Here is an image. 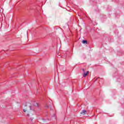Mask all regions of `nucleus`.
Masks as SVG:
<instances>
[{
	"mask_svg": "<svg viewBox=\"0 0 124 124\" xmlns=\"http://www.w3.org/2000/svg\"><path fill=\"white\" fill-rule=\"evenodd\" d=\"M27 116H28V117H29V116H30V114H27Z\"/></svg>",
	"mask_w": 124,
	"mask_h": 124,
	"instance_id": "nucleus-12",
	"label": "nucleus"
},
{
	"mask_svg": "<svg viewBox=\"0 0 124 124\" xmlns=\"http://www.w3.org/2000/svg\"><path fill=\"white\" fill-rule=\"evenodd\" d=\"M32 120H33V118H30V121H31V122H32Z\"/></svg>",
	"mask_w": 124,
	"mask_h": 124,
	"instance_id": "nucleus-8",
	"label": "nucleus"
},
{
	"mask_svg": "<svg viewBox=\"0 0 124 124\" xmlns=\"http://www.w3.org/2000/svg\"><path fill=\"white\" fill-rule=\"evenodd\" d=\"M88 74H89V71L86 72H86H84L83 73V77H87V76H88Z\"/></svg>",
	"mask_w": 124,
	"mask_h": 124,
	"instance_id": "nucleus-1",
	"label": "nucleus"
},
{
	"mask_svg": "<svg viewBox=\"0 0 124 124\" xmlns=\"http://www.w3.org/2000/svg\"><path fill=\"white\" fill-rule=\"evenodd\" d=\"M42 121H43V124H48L46 123V122H47V121L46 119H43Z\"/></svg>",
	"mask_w": 124,
	"mask_h": 124,
	"instance_id": "nucleus-4",
	"label": "nucleus"
},
{
	"mask_svg": "<svg viewBox=\"0 0 124 124\" xmlns=\"http://www.w3.org/2000/svg\"><path fill=\"white\" fill-rule=\"evenodd\" d=\"M82 43H83V44H88V41H87L86 40H83Z\"/></svg>",
	"mask_w": 124,
	"mask_h": 124,
	"instance_id": "nucleus-3",
	"label": "nucleus"
},
{
	"mask_svg": "<svg viewBox=\"0 0 124 124\" xmlns=\"http://www.w3.org/2000/svg\"><path fill=\"white\" fill-rule=\"evenodd\" d=\"M81 114H83V115H86L87 114V111H86L85 109L82 110Z\"/></svg>",
	"mask_w": 124,
	"mask_h": 124,
	"instance_id": "nucleus-2",
	"label": "nucleus"
},
{
	"mask_svg": "<svg viewBox=\"0 0 124 124\" xmlns=\"http://www.w3.org/2000/svg\"><path fill=\"white\" fill-rule=\"evenodd\" d=\"M23 111H24V112H26V111H27V110H25V109H23Z\"/></svg>",
	"mask_w": 124,
	"mask_h": 124,
	"instance_id": "nucleus-9",
	"label": "nucleus"
},
{
	"mask_svg": "<svg viewBox=\"0 0 124 124\" xmlns=\"http://www.w3.org/2000/svg\"><path fill=\"white\" fill-rule=\"evenodd\" d=\"M46 109H48V108H49V106L47 105H46Z\"/></svg>",
	"mask_w": 124,
	"mask_h": 124,
	"instance_id": "nucleus-7",
	"label": "nucleus"
},
{
	"mask_svg": "<svg viewBox=\"0 0 124 124\" xmlns=\"http://www.w3.org/2000/svg\"><path fill=\"white\" fill-rule=\"evenodd\" d=\"M29 108H30V110H32L33 111V108H32V106H30Z\"/></svg>",
	"mask_w": 124,
	"mask_h": 124,
	"instance_id": "nucleus-5",
	"label": "nucleus"
},
{
	"mask_svg": "<svg viewBox=\"0 0 124 124\" xmlns=\"http://www.w3.org/2000/svg\"><path fill=\"white\" fill-rule=\"evenodd\" d=\"M50 107H52V105H49Z\"/></svg>",
	"mask_w": 124,
	"mask_h": 124,
	"instance_id": "nucleus-13",
	"label": "nucleus"
},
{
	"mask_svg": "<svg viewBox=\"0 0 124 124\" xmlns=\"http://www.w3.org/2000/svg\"><path fill=\"white\" fill-rule=\"evenodd\" d=\"M25 106H28V104H26L25 105Z\"/></svg>",
	"mask_w": 124,
	"mask_h": 124,
	"instance_id": "nucleus-10",
	"label": "nucleus"
},
{
	"mask_svg": "<svg viewBox=\"0 0 124 124\" xmlns=\"http://www.w3.org/2000/svg\"><path fill=\"white\" fill-rule=\"evenodd\" d=\"M36 105L37 107H38V104H36Z\"/></svg>",
	"mask_w": 124,
	"mask_h": 124,
	"instance_id": "nucleus-11",
	"label": "nucleus"
},
{
	"mask_svg": "<svg viewBox=\"0 0 124 124\" xmlns=\"http://www.w3.org/2000/svg\"><path fill=\"white\" fill-rule=\"evenodd\" d=\"M81 70L83 71V73H85L86 71H85V69H82Z\"/></svg>",
	"mask_w": 124,
	"mask_h": 124,
	"instance_id": "nucleus-6",
	"label": "nucleus"
}]
</instances>
